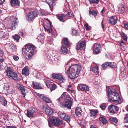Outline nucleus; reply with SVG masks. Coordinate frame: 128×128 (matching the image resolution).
<instances>
[{"mask_svg": "<svg viewBox=\"0 0 128 128\" xmlns=\"http://www.w3.org/2000/svg\"><path fill=\"white\" fill-rule=\"evenodd\" d=\"M86 43L85 41H82L80 42H79L76 46V49L78 50H82L83 48L86 46Z\"/></svg>", "mask_w": 128, "mask_h": 128, "instance_id": "obj_15", "label": "nucleus"}, {"mask_svg": "<svg viewBox=\"0 0 128 128\" xmlns=\"http://www.w3.org/2000/svg\"><path fill=\"white\" fill-rule=\"evenodd\" d=\"M44 27L45 30L49 33L52 32V30L50 22L48 21L46 23L44 22Z\"/></svg>", "mask_w": 128, "mask_h": 128, "instance_id": "obj_9", "label": "nucleus"}, {"mask_svg": "<svg viewBox=\"0 0 128 128\" xmlns=\"http://www.w3.org/2000/svg\"><path fill=\"white\" fill-rule=\"evenodd\" d=\"M55 0H46V3L49 6L50 8L52 11L53 9V7L52 6L53 4V2Z\"/></svg>", "mask_w": 128, "mask_h": 128, "instance_id": "obj_23", "label": "nucleus"}, {"mask_svg": "<svg viewBox=\"0 0 128 128\" xmlns=\"http://www.w3.org/2000/svg\"><path fill=\"white\" fill-rule=\"evenodd\" d=\"M7 87L8 88L7 89V92L10 93H12V92L13 91V90L9 86H8Z\"/></svg>", "mask_w": 128, "mask_h": 128, "instance_id": "obj_44", "label": "nucleus"}, {"mask_svg": "<svg viewBox=\"0 0 128 128\" xmlns=\"http://www.w3.org/2000/svg\"><path fill=\"white\" fill-rule=\"evenodd\" d=\"M57 88V86L55 84H53L52 86V88H51V91L55 90Z\"/></svg>", "mask_w": 128, "mask_h": 128, "instance_id": "obj_46", "label": "nucleus"}, {"mask_svg": "<svg viewBox=\"0 0 128 128\" xmlns=\"http://www.w3.org/2000/svg\"><path fill=\"white\" fill-rule=\"evenodd\" d=\"M61 52L64 54H66L68 52V50L64 46H62L61 49Z\"/></svg>", "mask_w": 128, "mask_h": 128, "instance_id": "obj_28", "label": "nucleus"}, {"mask_svg": "<svg viewBox=\"0 0 128 128\" xmlns=\"http://www.w3.org/2000/svg\"><path fill=\"white\" fill-rule=\"evenodd\" d=\"M40 97L41 99L43 100L45 102V101L46 100V99H47V98H46L47 97L46 96H45L43 94H42L40 95Z\"/></svg>", "mask_w": 128, "mask_h": 128, "instance_id": "obj_45", "label": "nucleus"}, {"mask_svg": "<svg viewBox=\"0 0 128 128\" xmlns=\"http://www.w3.org/2000/svg\"><path fill=\"white\" fill-rule=\"evenodd\" d=\"M22 74L26 76H28L29 74V70L28 68L25 67L23 69Z\"/></svg>", "mask_w": 128, "mask_h": 128, "instance_id": "obj_25", "label": "nucleus"}, {"mask_svg": "<svg viewBox=\"0 0 128 128\" xmlns=\"http://www.w3.org/2000/svg\"><path fill=\"white\" fill-rule=\"evenodd\" d=\"M108 62H106L105 63V64H103L102 65V69L105 70L108 66Z\"/></svg>", "mask_w": 128, "mask_h": 128, "instance_id": "obj_43", "label": "nucleus"}, {"mask_svg": "<svg viewBox=\"0 0 128 128\" xmlns=\"http://www.w3.org/2000/svg\"><path fill=\"white\" fill-rule=\"evenodd\" d=\"M124 122L125 123H128V114L126 115L124 118Z\"/></svg>", "mask_w": 128, "mask_h": 128, "instance_id": "obj_47", "label": "nucleus"}, {"mask_svg": "<svg viewBox=\"0 0 128 128\" xmlns=\"http://www.w3.org/2000/svg\"><path fill=\"white\" fill-rule=\"evenodd\" d=\"M124 40L125 41L127 40V37H126V35L124 34L122 36Z\"/></svg>", "mask_w": 128, "mask_h": 128, "instance_id": "obj_54", "label": "nucleus"}, {"mask_svg": "<svg viewBox=\"0 0 128 128\" xmlns=\"http://www.w3.org/2000/svg\"><path fill=\"white\" fill-rule=\"evenodd\" d=\"M8 37L7 34L5 31L0 32V38L6 39Z\"/></svg>", "mask_w": 128, "mask_h": 128, "instance_id": "obj_18", "label": "nucleus"}, {"mask_svg": "<svg viewBox=\"0 0 128 128\" xmlns=\"http://www.w3.org/2000/svg\"><path fill=\"white\" fill-rule=\"evenodd\" d=\"M75 111L76 114L77 116L79 117H80L81 116L82 111L80 107L76 108L75 109Z\"/></svg>", "mask_w": 128, "mask_h": 128, "instance_id": "obj_19", "label": "nucleus"}, {"mask_svg": "<svg viewBox=\"0 0 128 128\" xmlns=\"http://www.w3.org/2000/svg\"><path fill=\"white\" fill-rule=\"evenodd\" d=\"M66 115V114L65 113L61 112L60 113L59 116L60 118L63 120Z\"/></svg>", "mask_w": 128, "mask_h": 128, "instance_id": "obj_41", "label": "nucleus"}, {"mask_svg": "<svg viewBox=\"0 0 128 128\" xmlns=\"http://www.w3.org/2000/svg\"><path fill=\"white\" fill-rule=\"evenodd\" d=\"M7 45L8 46V49L11 51H13L15 49V46L13 44H8Z\"/></svg>", "mask_w": 128, "mask_h": 128, "instance_id": "obj_30", "label": "nucleus"}, {"mask_svg": "<svg viewBox=\"0 0 128 128\" xmlns=\"http://www.w3.org/2000/svg\"><path fill=\"white\" fill-rule=\"evenodd\" d=\"M77 88L79 91L81 90L86 92L88 91L89 90L88 86L84 84H79L77 87Z\"/></svg>", "mask_w": 128, "mask_h": 128, "instance_id": "obj_11", "label": "nucleus"}, {"mask_svg": "<svg viewBox=\"0 0 128 128\" xmlns=\"http://www.w3.org/2000/svg\"><path fill=\"white\" fill-rule=\"evenodd\" d=\"M110 122L112 123H114L116 124L118 122V120L115 118L111 117L109 118Z\"/></svg>", "mask_w": 128, "mask_h": 128, "instance_id": "obj_32", "label": "nucleus"}, {"mask_svg": "<svg viewBox=\"0 0 128 128\" xmlns=\"http://www.w3.org/2000/svg\"><path fill=\"white\" fill-rule=\"evenodd\" d=\"M50 118L52 124L54 126H59L62 124V121L57 118L50 116Z\"/></svg>", "mask_w": 128, "mask_h": 128, "instance_id": "obj_7", "label": "nucleus"}, {"mask_svg": "<svg viewBox=\"0 0 128 128\" xmlns=\"http://www.w3.org/2000/svg\"><path fill=\"white\" fill-rule=\"evenodd\" d=\"M103 22L102 21V28L103 29L104 31V24H103Z\"/></svg>", "mask_w": 128, "mask_h": 128, "instance_id": "obj_62", "label": "nucleus"}, {"mask_svg": "<svg viewBox=\"0 0 128 128\" xmlns=\"http://www.w3.org/2000/svg\"><path fill=\"white\" fill-rule=\"evenodd\" d=\"M17 87L19 90H20L22 94L25 95L27 92V90L25 87L20 84H18L17 85Z\"/></svg>", "mask_w": 128, "mask_h": 128, "instance_id": "obj_14", "label": "nucleus"}, {"mask_svg": "<svg viewBox=\"0 0 128 128\" xmlns=\"http://www.w3.org/2000/svg\"><path fill=\"white\" fill-rule=\"evenodd\" d=\"M108 97L110 100L115 103H117V104L120 102V97L116 92H113L110 90L108 91Z\"/></svg>", "mask_w": 128, "mask_h": 128, "instance_id": "obj_3", "label": "nucleus"}, {"mask_svg": "<svg viewBox=\"0 0 128 128\" xmlns=\"http://www.w3.org/2000/svg\"><path fill=\"white\" fill-rule=\"evenodd\" d=\"M13 58L16 61H17L19 59V57L16 55H14L13 57Z\"/></svg>", "mask_w": 128, "mask_h": 128, "instance_id": "obj_52", "label": "nucleus"}, {"mask_svg": "<svg viewBox=\"0 0 128 128\" xmlns=\"http://www.w3.org/2000/svg\"><path fill=\"white\" fill-rule=\"evenodd\" d=\"M53 60H54H54L55 61H56V63H57V62H58V59L57 58H55V57H53Z\"/></svg>", "mask_w": 128, "mask_h": 128, "instance_id": "obj_60", "label": "nucleus"}, {"mask_svg": "<svg viewBox=\"0 0 128 128\" xmlns=\"http://www.w3.org/2000/svg\"><path fill=\"white\" fill-rule=\"evenodd\" d=\"M68 16L69 17H73L74 16L73 13H72L68 12L67 14Z\"/></svg>", "mask_w": 128, "mask_h": 128, "instance_id": "obj_53", "label": "nucleus"}, {"mask_svg": "<svg viewBox=\"0 0 128 128\" xmlns=\"http://www.w3.org/2000/svg\"><path fill=\"white\" fill-rule=\"evenodd\" d=\"M98 66H96L94 67L92 69V71L94 72H98Z\"/></svg>", "mask_w": 128, "mask_h": 128, "instance_id": "obj_42", "label": "nucleus"}, {"mask_svg": "<svg viewBox=\"0 0 128 128\" xmlns=\"http://www.w3.org/2000/svg\"><path fill=\"white\" fill-rule=\"evenodd\" d=\"M64 43L68 47H70L71 45L70 43L69 42L67 38H66L64 39Z\"/></svg>", "mask_w": 128, "mask_h": 128, "instance_id": "obj_34", "label": "nucleus"}, {"mask_svg": "<svg viewBox=\"0 0 128 128\" xmlns=\"http://www.w3.org/2000/svg\"><path fill=\"white\" fill-rule=\"evenodd\" d=\"M19 34L20 35L22 36H23L24 35V33L23 32H20L19 33Z\"/></svg>", "mask_w": 128, "mask_h": 128, "instance_id": "obj_64", "label": "nucleus"}, {"mask_svg": "<svg viewBox=\"0 0 128 128\" xmlns=\"http://www.w3.org/2000/svg\"><path fill=\"white\" fill-rule=\"evenodd\" d=\"M35 111V109L33 108L28 109L27 110V116L30 118H33Z\"/></svg>", "mask_w": 128, "mask_h": 128, "instance_id": "obj_12", "label": "nucleus"}, {"mask_svg": "<svg viewBox=\"0 0 128 128\" xmlns=\"http://www.w3.org/2000/svg\"><path fill=\"white\" fill-rule=\"evenodd\" d=\"M85 26L87 30H89V28H88V24H86L85 25Z\"/></svg>", "mask_w": 128, "mask_h": 128, "instance_id": "obj_59", "label": "nucleus"}, {"mask_svg": "<svg viewBox=\"0 0 128 128\" xmlns=\"http://www.w3.org/2000/svg\"><path fill=\"white\" fill-rule=\"evenodd\" d=\"M63 120L66 121L68 123H69L71 120L70 117V116L66 114Z\"/></svg>", "mask_w": 128, "mask_h": 128, "instance_id": "obj_35", "label": "nucleus"}, {"mask_svg": "<svg viewBox=\"0 0 128 128\" xmlns=\"http://www.w3.org/2000/svg\"><path fill=\"white\" fill-rule=\"evenodd\" d=\"M108 108L109 112L113 114L116 113L118 109V107L117 106L112 105L110 106Z\"/></svg>", "mask_w": 128, "mask_h": 128, "instance_id": "obj_13", "label": "nucleus"}, {"mask_svg": "<svg viewBox=\"0 0 128 128\" xmlns=\"http://www.w3.org/2000/svg\"><path fill=\"white\" fill-rule=\"evenodd\" d=\"M15 40H16V42H18L20 40V37L18 34H16L14 36H13Z\"/></svg>", "mask_w": 128, "mask_h": 128, "instance_id": "obj_40", "label": "nucleus"}, {"mask_svg": "<svg viewBox=\"0 0 128 128\" xmlns=\"http://www.w3.org/2000/svg\"><path fill=\"white\" fill-rule=\"evenodd\" d=\"M57 17L60 21L63 22H64L65 21L64 20L65 18V16L63 14H59L57 16Z\"/></svg>", "mask_w": 128, "mask_h": 128, "instance_id": "obj_29", "label": "nucleus"}, {"mask_svg": "<svg viewBox=\"0 0 128 128\" xmlns=\"http://www.w3.org/2000/svg\"><path fill=\"white\" fill-rule=\"evenodd\" d=\"M19 0H11L10 4L12 7H14L16 6H18L20 4V3Z\"/></svg>", "mask_w": 128, "mask_h": 128, "instance_id": "obj_20", "label": "nucleus"}, {"mask_svg": "<svg viewBox=\"0 0 128 128\" xmlns=\"http://www.w3.org/2000/svg\"><path fill=\"white\" fill-rule=\"evenodd\" d=\"M125 8L122 5H121L120 7L118 8V12L120 14H122L124 13L125 10Z\"/></svg>", "mask_w": 128, "mask_h": 128, "instance_id": "obj_33", "label": "nucleus"}, {"mask_svg": "<svg viewBox=\"0 0 128 128\" xmlns=\"http://www.w3.org/2000/svg\"><path fill=\"white\" fill-rule=\"evenodd\" d=\"M0 102L3 106H5L7 104V102L5 98L0 96Z\"/></svg>", "mask_w": 128, "mask_h": 128, "instance_id": "obj_24", "label": "nucleus"}, {"mask_svg": "<svg viewBox=\"0 0 128 128\" xmlns=\"http://www.w3.org/2000/svg\"><path fill=\"white\" fill-rule=\"evenodd\" d=\"M63 95L64 96L65 99L67 100L65 103V107L68 108L69 109H70L72 106V99L70 97L67 93H64Z\"/></svg>", "mask_w": 128, "mask_h": 128, "instance_id": "obj_5", "label": "nucleus"}, {"mask_svg": "<svg viewBox=\"0 0 128 128\" xmlns=\"http://www.w3.org/2000/svg\"><path fill=\"white\" fill-rule=\"evenodd\" d=\"M45 111L48 115L51 116L53 114V111L52 109L50 107H48L47 108Z\"/></svg>", "mask_w": 128, "mask_h": 128, "instance_id": "obj_22", "label": "nucleus"}, {"mask_svg": "<svg viewBox=\"0 0 128 128\" xmlns=\"http://www.w3.org/2000/svg\"><path fill=\"white\" fill-rule=\"evenodd\" d=\"M6 76L11 79L13 80L16 81H17L18 76L16 73L12 71L11 69L9 67L4 72Z\"/></svg>", "mask_w": 128, "mask_h": 128, "instance_id": "obj_4", "label": "nucleus"}, {"mask_svg": "<svg viewBox=\"0 0 128 128\" xmlns=\"http://www.w3.org/2000/svg\"><path fill=\"white\" fill-rule=\"evenodd\" d=\"M90 116L95 118L97 113H98V111L96 110H91Z\"/></svg>", "mask_w": 128, "mask_h": 128, "instance_id": "obj_26", "label": "nucleus"}, {"mask_svg": "<svg viewBox=\"0 0 128 128\" xmlns=\"http://www.w3.org/2000/svg\"><path fill=\"white\" fill-rule=\"evenodd\" d=\"M90 4H98L99 2L98 0H88Z\"/></svg>", "mask_w": 128, "mask_h": 128, "instance_id": "obj_38", "label": "nucleus"}, {"mask_svg": "<svg viewBox=\"0 0 128 128\" xmlns=\"http://www.w3.org/2000/svg\"><path fill=\"white\" fill-rule=\"evenodd\" d=\"M117 17L116 16L112 17L109 19L110 23L112 25H115L117 23Z\"/></svg>", "mask_w": 128, "mask_h": 128, "instance_id": "obj_16", "label": "nucleus"}, {"mask_svg": "<svg viewBox=\"0 0 128 128\" xmlns=\"http://www.w3.org/2000/svg\"><path fill=\"white\" fill-rule=\"evenodd\" d=\"M35 48L34 45L27 44L22 49L23 52L26 55L27 59L30 60L32 58Z\"/></svg>", "mask_w": 128, "mask_h": 128, "instance_id": "obj_2", "label": "nucleus"}, {"mask_svg": "<svg viewBox=\"0 0 128 128\" xmlns=\"http://www.w3.org/2000/svg\"><path fill=\"white\" fill-rule=\"evenodd\" d=\"M45 84L48 88H50L53 84L50 82L49 80H47L45 82Z\"/></svg>", "mask_w": 128, "mask_h": 128, "instance_id": "obj_36", "label": "nucleus"}, {"mask_svg": "<svg viewBox=\"0 0 128 128\" xmlns=\"http://www.w3.org/2000/svg\"><path fill=\"white\" fill-rule=\"evenodd\" d=\"M80 124H81L80 126L82 128H86V126L82 124L81 123H80Z\"/></svg>", "mask_w": 128, "mask_h": 128, "instance_id": "obj_56", "label": "nucleus"}, {"mask_svg": "<svg viewBox=\"0 0 128 128\" xmlns=\"http://www.w3.org/2000/svg\"><path fill=\"white\" fill-rule=\"evenodd\" d=\"M106 105L104 104H102L100 106V108L102 110H105L106 109Z\"/></svg>", "mask_w": 128, "mask_h": 128, "instance_id": "obj_48", "label": "nucleus"}, {"mask_svg": "<svg viewBox=\"0 0 128 128\" xmlns=\"http://www.w3.org/2000/svg\"><path fill=\"white\" fill-rule=\"evenodd\" d=\"M37 39L41 43L43 44L44 42V36L42 35V34H40L38 36Z\"/></svg>", "mask_w": 128, "mask_h": 128, "instance_id": "obj_27", "label": "nucleus"}, {"mask_svg": "<svg viewBox=\"0 0 128 128\" xmlns=\"http://www.w3.org/2000/svg\"><path fill=\"white\" fill-rule=\"evenodd\" d=\"M48 126L49 127H50L52 128L53 126V125L52 124H50V122L49 121H48Z\"/></svg>", "mask_w": 128, "mask_h": 128, "instance_id": "obj_63", "label": "nucleus"}, {"mask_svg": "<svg viewBox=\"0 0 128 128\" xmlns=\"http://www.w3.org/2000/svg\"><path fill=\"white\" fill-rule=\"evenodd\" d=\"M82 70L81 66L78 65H72L69 67L67 70V73L70 78L74 79L78 76L80 71Z\"/></svg>", "mask_w": 128, "mask_h": 128, "instance_id": "obj_1", "label": "nucleus"}, {"mask_svg": "<svg viewBox=\"0 0 128 128\" xmlns=\"http://www.w3.org/2000/svg\"><path fill=\"white\" fill-rule=\"evenodd\" d=\"M64 93H66V92H64L62 94V95L59 98L57 99V100L59 102H60V100H61L62 99L63 97H64V99H65V97H64V96L63 95Z\"/></svg>", "mask_w": 128, "mask_h": 128, "instance_id": "obj_49", "label": "nucleus"}, {"mask_svg": "<svg viewBox=\"0 0 128 128\" xmlns=\"http://www.w3.org/2000/svg\"><path fill=\"white\" fill-rule=\"evenodd\" d=\"M99 119L104 124H105L108 123V121L103 116H101L99 118Z\"/></svg>", "mask_w": 128, "mask_h": 128, "instance_id": "obj_31", "label": "nucleus"}, {"mask_svg": "<svg viewBox=\"0 0 128 128\" xmlns=\"http://www.w3.org/2000/svg\"><path fill=\"white\" fill-rule=\"evenodd\" d=\"M37 15V12L36 11H33L30 12L28 16V21H30L33 20L36 17Z\"/></svg>", "mask_w": 128, "mask_h": 128, "instance_id": "obj_10", "label": "nucleus"}, {"mask_svg": "<svg viewBox=\"0 0 128 128\" xmlns=\"http://www.w3.org/2000/svg\"><path fill=\"white\" fill-rule=\"evenodd\" d=\"M89 12L90 14L92 15L95 17L97 15V12L94 10H93L91 11V10H90L89 11Z\"/></svg>", "mask_w": 128, "mask_h": 128, "instance_id": "obj_39", "label": "nucleus"}, {"mask_svg": "<svg viewBox=\"0 0 128 128\" xmlns=\"http://www.w3.org/2000/svg\"><path fill=\"white\" fill-rule=\"evenodd\" d=\"M6 128H17L15 126H7Z\"/></svg>", "mask_w": 128, "mask_h": 128, "instance_id": "obj_57", "label": "nucleus"}, {"mask_svg": "<svg viewBox=\"0 0 128 128\" xmlns=\"http://www.w3.org/2000/svg\"><path fill=\"white\" fill-rule=\"evenodd\" d=\"M4 1L5 0H0V5H2Z\"/></svg>", "mask_w": 128, "mask_h": 128, "instance_id": "obj_58", "label": "nucleus"}, {"mask_svg": "<svg viewBox=\"0 0 128 128\" xmlns=\"http://www.w3.org/2000/svg\"><path fill=\"white\" fill-rule=\"evenodd\" d=\"M4 59L2 57H0V63L3 62L4 61Z\"/></svg>", "mask_w": 128, "mask_h": 128, "instance_id": "obj_55", "label": "nucleus"}, {"mask_svg": "<svg viewBox=\"0 0 128 128\" xmlns=\"http://www.w3.org/2000/svg\"><path fill=\"white\" fill-rule=\"evenodd\" d=\"M124 27L127 30H128V24L124 25Z\"/></svg>", "mask_w": 128, "mask_h": 128, "instance_id": "obj_61", "label": "nucleus"}, {"mask_svg": "<svg viewBox=\"0 0 128 128\" xmlns=\"http://www.w3.org/2000/svg\"><path fill=\"white\" fill-rule=\"evenodd\" d=\"M52 76L53 79H58L61 83L64 82L65 81V78L60 74L54 73L52 74Z\"/></svg>", "mask_w": 128, "mask_h": 128, "instance_id": "obj_8", "label": "nucleus"}, {"mask_svg": "<svg viewBox=\"0 0 128 128\" xmlns=\"http://www.w3.org/2000/svg\"><path fill=\"white\" fill-rule=\"evenodd\" d=\"M47 99H46L45 102L47 103H50L52 102L50 100L48 97L46 98Z\"/></svg>", "mask_w": 128, "mask_h": 128, "instance_id": "obj_51", "label": "nucleus"}, {"mask_svg": "<svg viewBox=\"0 0 128 128\" xmlns=\"http://www.w3.org/2000/svg\"><path fill=\"white\" fill-rule=\"evenodd\" d=\"M72 35H76L78 34V32L75 30L72 29Z\"/></svg>", "mask_w": 128, "mask_h": 128, "instance_id": "obj_50", "label": "nucleus"}, {"mask_svg": "<svg viewBox=\"0 0 128 128\" xmlns=\"http://www.w3.org/2000/svg\"><path fill=\"white\" fill-rule=\"evenodd\" d=\"M92 48L93 50V53L97 54L100 53L102 50L101 46L100 44L95 43L92 46Z\"/></svg>", "mask_w": 128, "mask_h": 128, "instance_id": "obj_6", "label": "nucleus"}, {"mask_svg": "<svg viewBox=\"0 0 128 128\" xmlns=\"http://www.w3.org/2000/svg\"><path fill=\"white\" fill-rule=\"evenodd\" d=\"M14 21H13L12 24V29L14 30L16 28L17 24V21L16 20L18 19L16 18H14Z\"/></svg>", "mask_w": 128, "mask_h": 128, "instance_id": "obj_21", "label": "nucleus"}, {"mask_svg": "<svg viewBox=\"0 0 128 128\" xmlns=\"http://www.w3.org/2000/svg\"><path fill=\"white\" fill-rule=\"evenodd\" d=\"M108 66H109L112 68H114L116 67V63L113 62H108Z\"/></svg>", "mask_w": 128, "mask_h": 128, "instance_id": "obj_37", "label": "nucleus"}, {"mask_svg": "<svg viewBox=\"0 0 128 128\" xmlns=\"http://www.w3.org/2000/svg\"><path fill=\"white\" fill-rule=\"evenodd\" d=\"M32 86L33 88L35 89L42 88V87L40 86V84L36 82H32Z\"/></svg>", "mask_w": 128, "mask_h": 128, "instance_id": "obj_17", "label": "nucleus"}]
</instances>
